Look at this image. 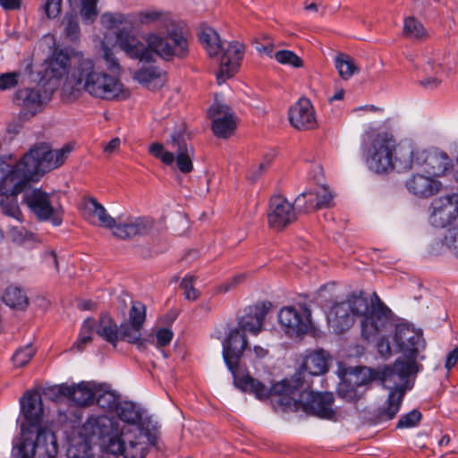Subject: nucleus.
Here are the masks:
<instances>
[{
    "mask_svg": "<svg viewBox=\"0 0 458 458\" xmlns=\"http://www.w3.org/2000/svg\"><path fill=\"white\" fill-rule=\"evenodd\" d=\"M339 394L347 401L353 402L358 399V394L356 390L350 387L348 385L344 384L339 387L338 390Z\"/></svg>",
    "mask_w": 458,
    "mask_h": 458,
    "instance_id": "obj_60",
    "label": "nucleus"
},
{
    "mask_svg": "<svg viewBox=\"0 0 458 458\" xmlns=\"http://www.w3.org/2000/svg\"><path fill=\"white\" fill-rule=\"evenodd\" d=\"M361 151L369 171L386 174L411 170V142L397 143L393 133L385 126H371L364 132Z\"/></svg>",
    "mask_w": 458,
    "mask_h": 458,
    "instance_id": "obj_3",
    "label": "nucleus"
},
{
    "mask_svg": "<svg viewBox=\"0 0 458 458\" xmlns=\"http://www.w3.org/2000/svg\"><path fill=\"white\" fill-rule=\"evenodd\" d=\"M10 238L17 245L30 248L38 242V239L31 231H9Z\"/></svg>",
    "mask_w": 458,
    "mask_h": 458,
    "instance_id": "obj_46",
    "label": "nucleus"
},
{
    "mask_svg": "<svg viewBox=\"0 0 458 458\" xmlns=\"http://www.w3.org/2000/svg\"><path fill=\"white\" fill-rule=\"evenodd\" d=\"M331 315L335 316L333 321L341 333L349 328L353 323L352 315L350 312L347 301L335 305L332 308Z\"/></svg>",
    "mask_w": 458,
    "mask_h": 458,
    "instance_id": "obj_39",
    "label": "nucleus"
},
{
    "mask_svg": "<svg viewBox=\"0 0 458 458\" xmlns=\"http://www.w3.org/2000/svg\"><path fill=\"white\" fill-rule=\"evenodd\" d=\"M289 121L297 130H311L317 127L316 113L310 99L301 98L290 107Z\"/></svg>",
    "mask_w": 458,
    "mask_h": 458,
    "instance_id": "obj_30",
    "label": "nucleus"
},
{
    "mask_svg": "<svg viewBox=\"0 0 458 458\" xmlns=\"http://www.w3.org/2000/svg\"><path fill=\"white\" fill-rule=\"evenodd\" d=\"M375 297L377 304H370L363 293L352 294L346 301L351 314L362 317L361 335L368 342L374 341L381 331L391 325V310L376 294Z\"/></svg>",
    "mask_w": 458,
    "mask_h": 458,
    "instance_id": "obj_8",
    "label": "nucleus"
},
{
    "mask_svg": "<svg viewBox=\"0 0 458 458\" xmlns=\"http://www.w3.org/2000/svg\"><path fill=\"white\" fill-rule=\"evenodd\" d=\"M296 219L293 206L282 196H273L269 200L267 221L271 227L284 228Z\"/></svg>",
    "mask_w": 458,
    "mask_h": 458,
    "instance_id": "obj_28",
    "label": "nucleus"
},
{
    "mask_svg": "<svg viewBox=\"0 0 458 458\" xmlns=\"http://www.w3.org/2000/svg\"><path fill=\"white\" fill-rule=\"evenodd\" d=\"M174 336L172 330L168 328H159L156 333L157 346L161 348L168 345Z\"/></svg>",
    "mask_w": 458,
    "mask_h": 458,
    "instance_id": "obj_56",
    "label": "nucleus"
},
{
    "mask_svg": "<svg viewBox=\"0 0 458 458\" xmlns=\"http://www.w3.org/2000/svg\"><path fill=\"white\" fill-rule=\"evenodd\" d=\"M55 91L43 81L34 88H24L16 91L14 103L21 108L19 119L28 121L40 113L51 100Z\"/></svg>",
    "mask_w": 458,
    "mask_h": 458,
    "instance_id": "obj_14",
    "label": "nucleus"
},
{
    "mask_svg": "<svg viewBox=\"0 0 458 458\" xmlns=\"http://www.w3.org/2000/svg\"><path fill=\"white\" fill-rule=\"evenodd\" d=\"M64 32L67 38L75 41L80 37L78 18L74 14H66L64 18Z\"/></svg>",
    "mask_w": 458,
    "mask_h": 458,
    "instance_id": "obj_49",
    "label": "nucleus"
},
{
    "mask_svg": "<svg viewBox=\"0 0 458 458\" xmlns=\"http://www.w3.org/2000/svg\"><path fill=\"white\" fill-rule=\"evenodd\" d=\"M311 313L307 308L299 312L293 307L283 308L278 315L280 325L289 336L305 335L311 327Z\"/></svg>",
    "mask_w": 458,
    "mask_h": 458,
    "instance_id": "obj_23",
    "label": "nucleus"
},
{
    "mask_svg": "<svg viewBox=\"0 0 458 458\" xmlns=\"http://www.w3.org/2000/svg\"><path fill=\"white\" fill-rule=\"evenodd\" d=\"M275 59L282 64L300 68L303 65V62L295 53L290 50H280L275 53Z\"/></svg>",
    "mask_w": 458,
    "mask_h": 458,
    "instance_id": "obj_47",
    "label": "nucleus"
},
{
    "mask_svg": "<svg viewBox=\"0 0 458 458\" xmlns=\"http://www.w3.org/2000/svg\"><path fill=\"white\" fill-rule=\"evenodd\" d=\"M78 208L81 216L92 225H98L106 229H120L121 223L113 217L95 197H83Z\"/></svg>",
    "mask_w": 458,
    "mask_h": 458,
    "instance_id": "obj_22",
    "label": "nucleus"
},
{
    "mask_svg": "<svg viewBox=\"0 0 458 458\" xmlns=\"http://www.w3.org/2000/svg\"><path fill=\"white\" fill-rule=\"evenodd\" d=\"M458 220V193L435 198L428 207V222L436 229H447Z\"/></svg>",
    "mask_w": 458,
    "mask_h": 458,
    "instance_id": "obj_17",
    "label": "nucleus"
},
{
    "mask_svg": "<svg viewBox=\"0 0 458 458\" xmlns=\"http://www.w3.org/2000/svg\"><path fill=\"white\" fill-rule=\"evenodd\" d=\"M154 223V219L148 216L129 217L126 223L121 224L120 229H150Z\"/></svg>",
    "mask_w": 458,
    "mask_h": 458,
    "instance_id": "obj_45",
    "label": "nucleus"
},
{
    "mask_svg": "<svg viewBox=\"0 0 458 458\" xmlns=\"http://www.w3.org/2000/svg\"><path fill=\"white\" fill-rule=\"evenodd\" d=\"M146 318V308L140 302L132 305L129 312V324L141 327Z\"/></svg>",
    "mask_w": 458,
    "mask_h": 458,
    "instance_id": "obj_51",
    "label": "nucleus"
},
{
    "mask_svg": "<svg viewBox=\"0 0 458 458\" xmlns=\"http://www.w3.org/2000/svg\"><path fill=\"white\" fill-rule=\"evenodd\" d=\"M333 199L334 195L327 186L318 184L299 194L294 204L301 212L310 213L318 208H328Z\"/></svg>",
    "mask_w": 458,
    "mask_h": 458,
    "instance_id": "obj_26",
    "label": "nucleus"
},
{
    "mask_svg": "<svg viewBox=\"0 0 458 458\" xmlns=\"http://www.w3.org/2000/svg\"><path fill=\"white\" fill-rule=\"evenodd\" d=\"M149 33L144 37V42L129 29H123L115 32L116 46L131 59L140 62H153L154 50L149 44Z\"/></svg>",
    "mask_w": 458,
    "mask_h": 458,
    "instance_id": "obj_19",
    "label": "nucleus"
},
{
    "mask_svg": "<svg viewBox=\"0 0 458 458\" xmlns=\"http://www.w3.org/2000/svg\"><path fill=\"white\" fill-rule=\"evenodd\" d=\"M222 346L224 360L233 376L235 386L243 392L254 394L259 400L268 398V387L250 374H245L241 368L243 353L249 348L246 335L240 332L239 328L231 327Z\"/></svg>",
    "mask_w": 458,
    "mask_h": 458,
    "instance_id": "obj_5",
    "label": "nucleus"
},
{
    "mask_svg": "<svg viewBox=\"0 0 458 458\" xmlns=\"http://www.w3.org/2000/svg\"><path fill=\"white\" fill-rule=\"evenodd\" d=\"M444 244L449 248L458 259V231H447L444 237Z\"/></svg>",
    "mask_w": 458,
    "mask_h": 458,
    "instance_id": "obj_57",
    "label": "nucleus"
},
{
    "mask_svg": "<svg viewBox=\"0 0 458 458\" xmlns=\"http://www.w3.org/2000/svg\"><path fill=\"white\" fill-rule=\"evenodd\" d=\"M199 38L210 57H216L222 53L219 70L216 73V81L219 85L225 82L239 69L243 55V45L233 41L225 47L218 33L210 27L202 28Z\"/></svg>",
    "mask_w": 458,
    "mask_h": 458,
    "instance_id": "obj_7",
    "label": "nucleus"
},
{
    "mask_svg": "<svg viewBox=\"0 0 458 458\" xmlns=\"http://www.w3.org/2000/svg\"><path fill=\"white\" fill-rule=\"evenodd\" d=\"M63 0H45L44 4L40 6L48 19L56 18L62 7Z\"/></svg>",
    "mask_w": 458,
    "mask_h": 458,
    "instance_id": "obj_54",
    "label": "nucleus"
},
{
    "mask_svg": "<svg viewBox=\"0 0 458 458\" xmlns=\"http://www.w3.org/2000/svg\"><path fill=\"white\" fill-rule=\"evenodd\" d=\"M3 189L9 193V199L4 203L1 208L2 213L11 218L15 219L18 222L22 221V214L19 208L18 201L16 196L20 193H13L11 191L13 188V183L11 182H5V175L2 179Z\"/></svg>",
    "mask_w": 458,
    "mask_h": 458,
    "instance_id": "obj_36",
    "label": "nucleus"
},
{
    "mask_svg": "<svg viewBox=\"0 0 458 458\" xmlns=\"http://www.w3.org/2000/svg\"><path fill=\"white\" fill-rule=\"evenodd\" d=\"M97 385L81 382L75 386L60 385L58 393L71 399L78 406H89L95 401Z\"/></svg>",
    "mask_w": 458,
    "mask_h": 458,
    "instance_id": "obj_31",
    "label": "nucleus"
},
{
    "mask_svg": "<svg viewBox=\"0 0 458 458\" xmlns=\"http://www.w3.org/2000/svg\"><path fill=\"white\" fill-rule=\"evenodd\" d=\"M149 44L154 50V57L158 56L164 61L183 59L189 55V41L181 29L167 31L165 37L158 33L149 32Z\"/></svg>",
    "mask_w": 458,
    "mask_h": 458,
    "instance_id": "obj_12",
    "label": "nucleus"
},
{
    "mask_svg": "<svg viewBox=\"0 0 458 458\" xmlns=\"http://www.w3.org/2000/svg\"><path fill=\"white\" fill-rule=\"evenodd\" d=\"M328 369V356L322 351H314L307 354L303 360L301 369L291 378L284 379L268 388L270 394H294L299 387L310 383L309 378L312 376H319Z\"/></svg>",
    "mask_w": 458,
    "mask_h": 458,
    "instance_id": "obj_9",
    "label": "nucleus"
},
{
    "mask_svg": "<svg viewBox=\"0 0 458 458\" xmlns=\"http://www.w3.org/2000/svg\"><path fill=\"white\" fill-rule=\"evenodd\" d=\"M71 57L67 50L56 48L53 51L47 62L43 82L55 91L72 73Z\"/></svg>",
    "mask_w": 458,
    "mask_h": 458,
    "instance_id": "obj_20",
    "label": "nucleus"
},
{
    "mask_svg": "<svg viewBox=\"0 0 458 458\" xmlns=\"http://www.w3.org/2000/svg\"><path fill=\"white\" fill-rule=\"evenodd\" d=\"M452 70L448 55L442 53L427 55L419 72V83L426 89H435L449 77Z\"/></svg>",
    "mask_w": 458,
    "mask_h": 458,
    "instance_id": "obj_15",
    "label": "nucleus"
},
{
    "mask_svg": "<svg viewBox=\"0 0 458 458\" xmlns=\"http://www.w3.org/2000/svg\"><path fill=\"white\" fill-rule=\"evenodd\" d=\"M115 412L125 425L114 417L92 414L82 424L81 437L89 445H98L102 452L124 458H145L147 445L140 426V410L131 402H120Z\"/></svg>",
    "mask_w": 458,
    "mask_h": 458,
    "instance_id": "obj_1",
    "label": "nucleus"
},
{
    "mask_svg": "<svg viewBox=\"0 0 458 458\" xmlns=\"http://www.w3.org/2000/svg\"><path fill=\"white\" fill-rule=\"evenodd\" d=\"M403 400V391L400 394L389 393L387 404L386 407L379 408L376 413L378 422H384L393 420L400 410Z\"/></svg>",
    "mask_w": 458,
    "mask_h": 458,
    "instance_id": "obj_37",
    "label": "nucleus"
},
{
    "mask_svg": "<svg viewBox=\"0 0 458 458\" xmlns=\"http://www.w3.org/2000/svg\"><path fill=\"white\" fill-rule=\"evenodd\" d=\"M23 201L38 220L49 222L55 227L62 225L64 209L55 200V195L33 189L24 193Z\"/></svg>",
    "mask_w": 458,
    "mask_h": 458,
    "instance_id": "obj_11",
    "label": "nucleus"
},
{
    "mask_svg": "<svg viewBox=\"0 0 458 458\" xmlns=\"http://www.w3.org/2000/svg\"><path fill=\"white\" fill-rule=\"evenodd\" d=\"M411 169L422 167L433 178L445 176L451 168V159L446 153L437 149H420L412 145Z\"/></svg>",
    "mask_w": 458,
    "mask_h": 458,
    "instance_id": "obj_16",
    "label": "nucleus"
},
{
    "mask_svg": "<svg viewBox=\"0 0 458 458\" xmlns=\"http://www.w3.org/2000/svg\"><path fill=\"white\" fill-rule=\"evenodd\" d=\"M282 397H289L290 401L280 402L284 404H290L291 401L294 403L297 408H301L305 413L320 419L332 420L335 411L333 409L335 397L332 393H317L310 390V383L299 387L294 394H277Z\"/></svg>",
    "mask_w": 458,
    "mask_h": 458,
    "instance_id": "obj_10",
    "label": "nucleus"
},
{
    "mask_svg": "<svg viewBox=\"0 0 458 458\" xmlns=\"http://www.w3.org/2000/svg\"><path fill=\"white\" fill-rule=\"evenodd\" d=\"M1 6L5 10H15L20 7V0H0Z\"/></svg>",
    "mask_w": 458,
    "mask_h": 458,
    "instance_id": "obj_64",
    "label": "nucleus"
},
{
    "mask_svg": "<svg viewBox=\"0 0 458 458\" xmlns=\"http://www.w3.org/2000/svg\"><path fill=\"white\" fill-rule=\"evenodd\" d=\"M120 144H121L120 139L114 138L104 147V151L106 153H112L119 148Z\"/></svg>",
    "mask_w": 458,
    "mask_h": 458,
    "instance_id": "obj_63",
    "label": "nucleus"
},
{
    "mask_svg": "<svg viewBox=\"0 0 458 458\" xmlns=\"http://www.w3.org/2000/svg\"><path fill=\"white\" fill-rule=\"evenodd\" d=\"M2 301L13 309L23 310L29 304V300L22 289L10 285L2 295Z\"/></svg>",
    "mask_w": 458,
    "mask_h": 458,
    "instance_id": "obj_38",
    "label": "nucleus"
},
{
    "mask_svg": "<svg viewBox=\"0 0 458 458\" xmlns=\"http://www.w3.org/2000/svg\"><path fill=\"white\" fill-rule=\"evenodd\" d=\"M148 154L163 165L175 166L179 172L187 174L193 171L195 150L187 140L183 131L172 132L165 143L153 142L148 146Z\"/></svg>",
    "mask_w": 458,
    "mask_h": 458,
    "instance_id": "obj_6",
    "label": "nucleus"
},
{
    "mask_svg": "<svg viewBox=\"0 0 458 458\" xmlns=\"http://www.w3.org/2000/svg\"><path fill=\"white\" fill-rule=\"evenodd\" d=\"M20 403L25 420L21 426L23 437L32 435L38 428H47L41 426L44 410L41 395L38 392H27L21 398Z\"/></svg>",
    "mask_w": 458,
    "mask_h": 458,
    "instance_id": "obj_21",
    "label": "nucleus"
},
{
    "mask_svg": "<svg viewBox=\"0 0 458 458\" xmlns=\"http://www.w3.org/2000/svg\"><path fill=\"white\" fill-rule=\"evenodd\" d=\"M421 412L419 410H412L410 412L403 415L397 424V428H409L416 427L421 420Z\"/></svg>",
    "mask_w": 458,
    "mask_h": 458,
    "instance_id": "obj_52",
    "label": "nucleus"
},
{
    "mask_svg": "<svg viewBox=\"0 0 458 458\" xmlns=\"http://www.w3.org/2000/svg\"><path fill=\"white\" fill-rule=\"evenodd\" d=\"M106 38V36L100 41L99 53L110 73L103 71L93 58L77 53L72 73L64 83V95L75 98L83 90L95 98L104 100L129 98V91L118 78L121 65Z\"/></svg>",
    "mask_w": 458,
    "mask_h": 458,
    "instance_id": "obj_2",
    "label": "nucleus"
},
{
    "mask_svg": "<svg viewBox=\"0 0 458 458\" xmlns=\"http://www.w3.org/2000/svg\"><path fill=\"white\" fill-rule=\"evenodd\" d=\"M404 185L409 193L422 199L437 195L443 188L439 180L420 173L412 174Z\"/></svg>",
    "mask_w": 458,
    "mask_h": 458,
    "instance_id": "obj_29",
    "label": "nucleus"
},
{
    "mask_svg": "<svg viewBox=\"0 0 458 458\" xmlns=\"http://www.w3.org/2000/svg\"><path fill=\"white\" fill-rule=\"evenodd\" d=\"M98 0H81V15L86 23L92 22L96 20L98 12L97 8Z\"/></svg>",
    "mask_w": 458,
    "mask_h": 458,
    "instance_id": "obj_50",
    "label": "nucleus"
},
{
    "mask_svg": "<svg viewBox=\"0 0 458 458\" xmlns=\"http://www.w3.org/2000/svg\"><path fill=\"white\" fill-rule=\"evenodd\" d=\"M72 148L71 144H65L52 149L44 143L31 148L5 174V182L13 183L11 191H23L30 182H37L45 173L63 165Z\"/></svg>",
    "mask_w": 458,
    "mask_h": 458,
    "instance_id": "obj_4",
    "label": "nucleus"
},
{
    "mask_svg": "<svg viewBox=\"0 0 458 458\" xmlns=\"http://www.w3.org/2000/svg\"><path fill=\"white\" fill-rule=\"evenodd\" d=\"M419 366L415 360H405L404 359H397L392 367H385L379 372V378L384 386L390 390V393L400 394L403 391L405 394L408 386L409 377L417 374Z\"/></svg>",
    "mask_w": 458,
    "mask_h": 458,
    "instance_id": "obj_18",
    "label": "nucleus"
},
{
    "mask_svg": "<svg viewBox=\"0 0 458 458\" xmlns=\"http://www.w3.org/2000/svg\"><path fill=\"white\" fill-rule=\"evenodd\" d=\"M403 35L414 40L427 38L428 32L423 24L414 17H407L403 22Z\"/></svg>",
    "mask_w": 458,
    "mask_h": 458,
    "instance_id": "obj_41",
    "label": "nucleus"
},
{
    "mask_svg": "<svg viewBox=\"0 0 458 458\" xmlns=\"http://www.w3.org/2000/svg\"><path fill=\"white\" fill-rule=\"evenodd\" d=\"M141 231H112V235L120 240H129L140 234Z\"/></svg>",
    "mask_w": 458,
    "mask_h": 458,
    "instance_id": "obj_61",
    "label": "nucleus"
},
{
    "mask_svg": "<svg viewBox=\"0 0 458 458\" xmlns=\"http://www.w3.org/2000/svg\"><path fill=\"white\" fill-rule=\"evenodd\" d=\"M458 361V347L453 349L446 356L445 367L450 370Z\"/></svg>",
    "mask_w": 458,
    "mask_h": 458,
    "instance_id": "obj_62",
    "label": "nucleus"
},
{
    "mask_svg": "<svg viewBox=\"0 0 458 458\" xmlns=\"http://www.w3.org/2000/svg\"><path fill=\"white\" fill-rule=\"evenodd\" d=\"M193 276H186L180 284L185 298L189 301H196L199 296V292L193 286Z\"/></svg>",
    "mask_w": 458,
    "mask_h": 458,
    "instance_id": "obj_53",
    "label": "nucleus"
},
{
    "mask_svg": "<svg viewBox=\"0 0 458 458\" xmlns=\"http://www.w3.org/2000/svg\"><path fill=\"white\" fill-rule=\"evenodd\" d=\"M36 432L34 441L26 436L23 441L13 445L14 458H55L58 447L55 433L49 428H38Z\"/></svg>",
    "mask_w": 458,
    "mask_h": 458,
    "instance_id": "obj_13",
    "label": "nucleus"
},
{
    "mask_svg": "<svg viewBox=\"0 0 458 458\" xmlns=\"http://www.w3.org/2000/svg\"><path fill=\"white\" fill-rule=\"evenodd\" d=\"M395 352H402L405 360H415L420 350L425 346L421 334L408 326H398L395 329Z\"/></svg>",
    "mask_w": 458,
    "mask_h": 458,
    "instance_id": "obj_25",
    "label": "nucleus"
},
{
    "mask_svg": "<svg viewBox=\"0 0 458 458\" xmlns=\"http://www.w3.org/2000/svg\"><path fill=\"white\" fill-rule=\"evenodd\" d=\"M133 79L149 90L162 88L166 82V73L157 66H148L137 70Z\"/></svg>",
    "mask_w": 458,
    "mask_h": 458,
    "instance_id": "obj_32",
    "label": "nucleus"
},
{
    "mask_svg": "<svg viewBox=\"0 0 458 458\" xmlns=\"http://www.w3.org/2000/svg\"><path fill=\"white\" fill-rule=\"evenodd\" d=\"M272 304L269 301L257 302L245 309L244 314L238 318L237 327L239 331L245 334L248 332L253 335H258L263 329V323L267 314L271 309Z\"/></svg>",
    "mask_w": 458,
    "mask_h": 458,
    "instance_id": "obj_27",
    "label": "nucleus"
},
{
    "mask_svg": "<svg viewBox=\"0 0 458 458\" xmlns=\"http://www.w3.org/2000/svg\"><path fill=\"white\" fill-rule=\"evenodd\" d=\"M95 401L100 408L106 411H115L120 403L118 395L111 391H101L98 386Z\"/></svg>",
    "mask_w": 458,
    "mask_h": 458,
    "instance_id": "obj_43",
    "label": "nucleus"
},
{
    "mask_svg": "<svg viewBox=\"0 0 458 458\" xmlns=\"http://www.w3.org/2000/svg\"><path fill=\"white\" fill-rule=\"evenodd\" d=\"M95 327V320L92 318H87L84 320L81 328L80 335L77 342L74 344L72 348H77L78 351H82L85 344L89 343L92 339V334Z\"/></svg>",
    "mask_w": 458,
    "mask_h": 458,
    "instance_id": "obj_44",
    "label": "nucleus"
},
{
    "mask_svg": "<svg viewBox=\"0 0 458 458\" xmlns=\"http://www.w3.org/2000/svg\"><path fill=\"white\" fill-rule=\"evenodd\" d=\"M335 65L344 80H349L359 70L353 59L344 54H340L335 57Z\"/></svg>",
    "mask_w": 458,
    "mask_h": 458,
    "instance_id": "obj_42",
    "label": "nucleus"
},
{
    "mask_svg": "<svg viewBox=\"0 0 458 458\" xmlns=\"http://www.w3.org/2000/svg\"><path fill=\"white\" fill-rule=\"evenodd\" d=\"M18 72H7L0 75V89L6 90L18 84Z\"/></svg>",
    "mask_w": 458,
    "mask_h": 458,
    "instance_id": "obj_55",
    "label": "nucleus"
},
{
    "mask_svg": "<svg viewBox=\"0 0 458 458\" xmlns=\"http://www.w3.org/2000/svg\"><path fill=\"white\" fill-rule=\"evenodd\" d=\"M96 332L105 341L111 344L114 347H116L119 340V328L109 315L103 314L100 316Z\"/></svg>",
    "mask_w": 458,
    "mask_h": 458,
    "instance_id": "obj_35",
    "label": "nucleus"
},
{
    "mask_svg": "<svg viewBox=\"0 0 458 458\" xmlns=\"http://www.w3.org/2000/svg\"><path fill=\"white\" fill-rule=\"evenodd\" d=\"M377 349L379 355L384 359H387L392 355L390 343L388 339L386 337L379 338V340L377 343Z\"/></svg>",
    "mask_w": 458,
    "mask_h": 458,
    "instance_id": "obj_59",
    "label": "nucleus"
},
{
    "mask_svg": "<svg viewBox=\"0 0 458 458\" xmlns=\"http://www.w3.org/2000/svg\"><path fill=\"white\" fill-rule=\"evenodd\" d=\"M208 115L212 121L213 133L221 139H226L236 129V119L231 108L216 100L209 107Z\"/></svg>",
    "mask_w": 458,
    "mask_h": 458,
    "instance_id": "obj_24",
    "label": "nucleus"
},
{
    "mask_svg": "<svg viewBox=\"0 0 458 458\" xmlns=\"http://www.w3.org/2000/svg\"><path fill=\"white\" fill-rule=\"evenodd\" d=\"M244 280L243 275H237L231 279L224 282L217 287V293H225L233 288H235L239 284H241Z\"/></svg>",
    "mask_w": 458,
    "mask_h": 458,
    "instance_id": "obj_58",
    "label": "nucleus"
},
{
    "mask_svg": "<svg viewBox=\"0 0 458 458\" xmlns=\"http://www.w3.org/2000/svg\"><path fill=\"white\" fill-rule=\"evenodd\" d=\"M36 353V349L31 344L18 349L13 355V361L16 367L27 365Z\"/></svg>",
    "mask_w": 458,
    "mask_h": 458,
    "instance_id": "obj_48",
    "label": "nucleus"
},
{
    "mask_svg": "<svg viewBox=\"0 0 458 458\" xmlns=\"http://www.w3.org/2000/svg\"><path fill=\"white\" fill-rule=\"evenodd\" d=\"M100 22L104 29L107 30H123L121 26H134V15L131 13L125 14L122 13H104L100 17ZM123 29H126L123 27Z\"/></svg>",
    "mask_w": 458,
    "mask_h": 458,
    "instance_id": "obj_34",
    "label": "nucleus"
},
{
    "mask_svg": "<svg viewBox=\"0 0 458 458\" xmlns=\"http://www.w3.org/2000/svg\"><path fill=\"white\" fill-rule=\"evenodd\" d=\"M132 14L134 15V25H157L160 29H167L171 24L170 14L155 8L143 10Z\"/></svg>",
    "mask_w": 458,
    "mask_h": 458,
    "instance_id": "obj_33",
    "label": "nucleus"
},
{
    "mask_svg": "<svg viewBox=\"0 0 458 458\" xmlns=\"http://www.w3.org/2000/svg\"><path fill=\"white\" fill-rule=\"evenodd\" d=\"M140 327L131 324H122L119 327V338L130 344H137L140 350L145 349V340L141 339Z\"/></svg>",
    "mask_w": 458,
    "mask_h": 458,
    "instance_id": "obj_40",
    "label": "nucleus"
}]
</instances>
